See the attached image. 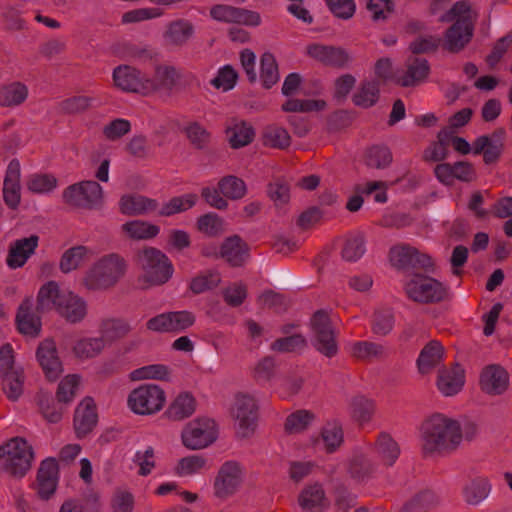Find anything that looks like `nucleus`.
<instances>
[{"label": "nucleus", "instance_id": "obj_1", "mask_svg": "<svg viewBox=\"0 0 512 512\" xmlns=\"http://www.w3.org/2000/svg\"><path fill=\"white\" fill-rule=\"evenodd\" d=\"M422 451L425 456L450 454L462 442L460 423L442 414H434L421 426Z\"/></svg>", "mask_w": 512, "mask_h": 512}, {"label": "nucleus", "instance_id": "obj_2", "mask_svg": "<svg viewBox=\"0 0 512 512\" xmlns=\"http://www.w3.org/2000/svg\"><path fill=\"white\" fill-rule=\"evenodd\" d=\"M477 14L468 0L456 2L442 17V21L453 22L446 31L444 47L451 52L462 50L471 40Z\"/></svg>", "mask_w": 512, "mask_h": 512}, {"label": "nucleus", "instance_id": "obj_3", "mask_svg": "<svg viewBox=\"0 0 512 512\" xmlns=\"http://www.w3.org/2000/svg\"><path fill=\"white\" fill-rule=\"evenodd\" d=\"M127 264L125 259L111 253L100 258L87 272L84 282L89 290H106L124 276Z\"/></svg>", "mask_w": 512, "mask_h": 512}, {"label": "nucleus", "instance_id": "obj_4", "mask_svg": "<svg viewBox=\"0 0 512 512\" xmlns=\"http://www.w3.org/2000/svg\"><path fill=\"white\" fill-rule=\"evenodd\" d=\"M3 470L13 477L23 478L32 467L34 452L25 438L14 437L1 445Z\"/></svg>", "mask_w": 512, "mask_h": 512}, {"label": "nucleus", "instance_id": "obj_5", "mask_svg": "<svg viewBox=\"0 0 512 512\" xmlns=\"http://www.w3.org/2000/svg\"><path fill=\"white\" fill-rule=\"evenodd\" d=\"M404 290L409 299L422 304L442 302L447 299L449 294V287L447 285L433 277L420 273H414L405 282Z\"/></svg>", "mask_w": 512, "mask_h": 512}, {"label": "nucleus", "instance_id": "obj_6", "mask_svg": "<svg viewBox=\"0 0 512 512\" xmlns=\"http://www.w3.org/2000/svg\"><path fill=\"white\" fill-rule=\"evenodd\" d=\"M137 259L144 271L145 280L152 285L167 283L174 273L170 259L157 248L147 247L139 251Z\"/></svg>", "mask_w": 512, "mask_h": 512}, {"label": "nucleus", "instance_id": "obj_7", "mask_svg": "<svg viewBox=\"0 0 512 512\" xmlns=\"http://www.w3.org/2000/svg\"><path fill=\"white\" fill-rule=\"evenodd\" d=\"M165 391L156 384H142L133 389L127 399L128 407L137 415H152L165 405Z\"/></svg>", "mask_w": 512, "mask_h": 512}, {"label": "nucleus", "instance_id": "obj_8", "mask_svg": "<svg viewBox=\"0 0 512 512\" xmlns=\"http://www.w3.org/2000/svg\"><path fill=\"white\" fill-rule=\"evenodd\" d=\"M246 191V184L242 179L229 175L218 182V187H203L201 195L207 204L222 210L228 206L226 198L231 200L241 199L245 196Z\"/></svg>", "mask_w": 512, "mask_h": 512}, {"label": "nucleus", "instance_id": "obj_9", "mask_svg": "<svg viewBox=\"0 0 512 512\" xmlns=\"http://www.w3.org/2000/svg\"><path fill=\"white\" fill-rule=\"evenodd\" d=\"M217 437L216 422L210 418L194 419L184 427L181 434L183 445L190 450L206 448L214 443Z\"/></svg>", "mask_w": 512, "mask_h": 512}, {"label": "nucleus", "instance_id": "obj_10", "mask_svg": "<svg viewBox=\"0 0 512 512\" xmlns=\"http://www.w3.org/2000/svg\"><path fill=\"white\" fill-rule=\"evenodd\" d=\"M195 322L196 317L191 311H168L150 318L146 322V328L156 333L176 335L185 332Z\"/></svg>", "mask_w": 512, "mask_h": 512}, {"label": "nucleus", "instance_id": "obj_11", "mask_svg": "<svg viewBox=\"0 0 512 512\" xmlns=\"http://www.w3.org/2000/svg\"><path fill=\"white\" fill-rule=\"evenodd\" d=\"M65 202L82 208H98L103 204V189L95 181H82L69 186L63 193Z\"/></svg>", "mask_w": 512, "mask_h": 512}, {"label": "nucleus", "instance_id": "obj_12", "mask_svg": "<svg viewBox=\"0 0 512 512\" xmlns=\"http://www.w3.org/2000/svg\"><path fill=\"white\" fill-rule=\"evenodd\" d=\"M311 328L315 335L314 347L328 358L338 353V344L329 315L324 310H317L311 318Z\"/></svg>", "mask_w": 512, "mask_h": 512}, {"label": "nucleus", "instance_id": "obj_13", "mask_svg": "<svg viewBox=\"0 0 512 512\" xmlns=\"http://www.w3.org/2000/svg\"><path fill=\"white\" fill-rule=\"evenodd\" d=\"M389 260L397 270L409 271L423 269L425 271L433 268V259L416 248L409 245H396L390 248Z\"/></svg>", "mask_w": 512, "mask_h": 512}, {"label": "nucleus", "instance_id": "obj_14", "mask_svg": "<svg viewBox=\"0 0 512 512\" xmlns=\"http://www.w3.org/2000/svg\"><path fill=\"white\" fill-rule=\"evenodd\" d=\"M112 79L114 86L127 93H136L143 96L151 95L152 86L148 84V77L140 70L130 65H119L113 69Z\"/></svg>", "mask_w": 512, "mask_h": 512}, {"label": "nucleus", "instance_id": "obj_15", "mask_svg": "<svg viewBox=\"0 0 512 512\" xmlns=\"http://www.w3.org/2000/svg\"><path fill=\"white\" fill-rule=\"evenodd\" d=\"M243 481V469L233 460L224 462L214 480V495L219 499H227L234 495Z\"/></svg>", "mask_w": 512, "mask_h": 512}, {"label": "nucleus", "instance_id": "obj_16", "mask_svg": "<svg viewBox=\"0 0 512 512\" xmlns=\"http://www.w3.org/2000/svg\"><path fill=\"white\" fill-rule=\"evenodd\" d=\"M233 415L238 422V433L247 437L255 430L258 419V405L256 400L246 394L236 396Z\"/></svg>", "mask_w": 512, "mask_h": 512}, {"label": "nucleus", "instance_id": "obj_17", "mask_svg": "<svg viewBox=\"0 0 512 512\" xmlns=\"http://www.w3.org/2000/svg\"><path fill=\"white\" fill-rule=\"evenodd\" d=\"M219 256L230 267H243L250 258V247L240 236L226 237L219 247Z\"/></svg>", "mask_w": 512, "mask_h": 512}, {"label": "nucleus", "instance_id": "obj_18", "mask_svg": "<svg viewBox=\"0 0 512 512\" xmlns=\"http://www.w3.org/2000/svg\"><path fill=\"white\" fill-rule=\"evenodd\" d=\"M210 14L213 19L226 23L252 27L261 23V16L258 12L228 5H216L211 9Z\"/></svg>", "mask_w": 512, "mask_h": 512}, {"label": "nucleus", "instance_id": "obj_19", "mask_svg": "<svg viewBox=\"0 0 512 512\" xmlns=\"http://www.w3.org/2000/svg\"><path fill=\"white\" fill-rule=\"evenodd\" d=\"M36 358L47 379L54 381L60 376L62 363L53 339L47 338L39 343Z\"/></svg>", "mask_w": 512, "mask_h": 512}, {"label": "nucleus", "instance_id": "obj_20", "mask_svg": "<svg viewBox=\"0 0 512 512\" xmlns=\"http://www.w3.org/2000/svg\"><path fill=\"white\" fill-rule=\"evenodd\" d=\"M480 388L489 395H501L509 386L508 372L498 364L484 367L480 374Z\"/></svg>", "mask_w": 512, "mask_h": 512}, {"label": "nucleus", "instance_id": "obj_21", "mask_svg": "<svg viewBox=\"0 0 512 512\" xmlns=\"http://www.w3.org/2000/svg\"><path fill=\"white\" fill-rule=\"evenodd\" d=\"M59 479V466L54 458L44 459L37 471V494L48 500L55 493Z\"/></svg>", "mask_w": 512, "mask_h": 512}, {"label": "nucleus", "instance_id": "obj_22", "mask_svg": "<svg viewBox=\"0 0 512 512\" xmlns=\"http://www.w3.org/2000/svg\"><path fill=\"white\" fill-rule=\"evenodd\" d=\"M98 422L96 404L91 397H85L74 413V429L76 437L82 439L92 432Z\"/></svg>", "mask_w": 512, "mask_h": 512}, {"label": "nucleus", "instance_id": "obj_23", "mask_svg": "<svg viewBox=\"0 0 512 512\" xmlns=\"http://www.w3.org/2000/svg\"><path fill=\"white\" fill-rule=\"evenodd\" d=\"M21 166L17 159L8 164L3 182V199L12 209L18 207L21 200Z\"/></svg>", "mask_w": 512, "mask_h": 512}, {"label": "nucleus", "instance_id": "obj_24", "mask_svg": "<svg viewBox=\"0 0 512 512\" xmlns=\"http://www.w3.org/2000/svg\"><path fill=\"white\" fill-rule=\"evenodd\" d=\"M15 321L17 330L25 336L37 337L41 332V318L33 313V301L30 298H25L19 305Z\"/></svg>", "mask_w": 512, "mask_h": 512}, {"label": "nucleus", "instance_id": "obj_25", "mask_svg": "<svg viewBox=\"0 0 512 512\" xmlns=\"http://www.w3.org/2000/svg\"><path fill=\"white\" fill-rule=\"evenodd\" d=\"M39 237L31 235L18 239L11 244L6 263L11 269H17L25 265L28 258L34 253L38 246Z\"/></svg>", "mask_w": 512, "mask_h": 512}, {"label": "nucleus", "instance_id": "obj_26", "mask_svg": "<svg viewBox=\"0 0 512 512\" xmlns=\"http://www.w3.org/2000/svg\"><path fill=\"white\" fill-rule=\"evenodd\" d=\"M307 54L319 62L336 67H342L350 60L346 50L322 44L309 45L307 47Z\"/></svg>", "mask_w": 512, "mask_h": 512}, {"label": "nucleus", "instance_id": "obj_27", "mask_svg": "<svg viewBox=\"0 0 512 512\" xmlns=\"http://www.w3.org/2000/svg\"><path fill=\"white\" fill-rule=\"evenodd\" d=\"M465 383V372L459 364L451 369H440L437 377V388L444 396L459 393Z\"/></svg>", "mask_w": 512, "mask_h": 512}, {"label": "nucleus", "instance_id": "obj_28", "mask_svg": "<svg viewBox=\"0 0 512 512\" xmlns=\"http://www.w3.org/2000/svg\"><path fill=\"white\" fill-rule=\"evenodd\" d=\"M119 210L122 214L134 216L154 213L157 210V201L143 195L126 194L119 201Z\"/></svg>", "mask_w": 512, "mask_h": 512}, {"label": "nucleus", "instance_id": "obj_29", "mask_svg": "<svg viewBox=\"0 0 512 512\" xmlns=\"http://www.w3.org/2000/svg\"><path fill=\"white\" fill-rule=\"evenodd\" d=\"M56 310L71 323L80 322L87 313L86 302L72 292L64 293Z\"/></svg>", "mask_w": 512, "mask_h": 512}, {"label": "nucleus", "instance_id": "obj_30", "mask_svg": "<svg viewBox=\"0 0 512 512\" xmlns=\"http://www.w3.org/2000/svg\"><path fill=\"white\" fill-rule=\"evenodd\" d=\"M180 72L173 66L159 65L153 77H148V84L152 86L151 95L161 91L170 92L180 80Z\"/></svg>", "mask_w": 512, "mask_h": 512}, {"label": "nucleus", "instance_id": "obj_31", "mask_svg": "<svg viewBox=\"0 0 512 512\" xmlns=\"http://www.w3.org/2000/svg\"><path fill=\"white\" fill-rule=\"evenodd\" d=\"M427 60L421 58L410 59L407 63V70L403 75H397L395 82L403 87H410L424 81L429 74Z\"/></svg>", "mask_w": 512, "mask_h": 512}, {"label": "nucleus", "instance_id": "obj_32", "mask_svg": "<svg viewBox=\"0 0 512 512\" xmlns=\"http://www.w3.org/2000/svg\"><path fill=\"white\" fill-rule=\"evenodd\" d=\"M503 150V141L500 137L493 135L480 136L472 144V153L474 155L483 154L486 164L494 163L498 160Z\"/></svg>", "mask_w": 512, "mask_h": 512}, {"label": "nucleus", "instance_id": "obj_33", "mask_svg": "<svg viewBox=\"0 0 512 512\" xmlns=\"http://www.w3.org/2000/svg\"><path fill=\"white\" fill-rule=\"evenodd\" d=\"M444 354L442 344L437 340L427 343L417 358V368L419 373L428 374L440 363Z\"/></svg>", "mask_w": 512, "mask_h": 512}, {"label": "nucleus", "instance_id": "obj_34", "mask_svg": "<svg viewBox=\"0 0 512 512\" xmlns=\"http://www.w3.org/2000/svg\"><path fill=\"white\" fill-rule=\"evenodd\" d=\"M194 34L192 23L185 19H178L170 22L163 34L167 44L173 46H183Z\"/></svg>", "mask_w": 512, "mask_h": 512}, {"label": "nucleus", "instance_id": "obj_35", "mask_svg": "<svg viewBox=\"0 0 512 512\" xmlns=\"http://www.w3.org/2000/svg\"><path fill=\"white\" fill-rule=\"evenodd\" d=\"M491 488V483L487 477L477 476L463 487V498L467 504L476 506L488 497Z\"/></svg>", "mask_w": 512, "mask_h": 512}, {"label": "nucleus", "instance_id": "obj_36", "mask_svg": "<svg viewBox=\"0 0 512 512\" xmlns=\"http://www.w3.org/2000/svg\"><path fill=\"white\" fill-rule=\"evenodd\" d=\"M375 452L380 461L387 467L393 466L400 456L398 443L386 432H381L375 442Z\"/></svg>", "mask_w": 512, "mask_h": 512}, {"label": "nucleus", "instance_id": "obj_37", "mask_svg": "<svg viewBox=\"0 0 512 512\" xmlns=\"http://www.w3.org/2000/svg\"><path fill=\"white\" fill-rule=\"evenodd\" d=\"M196 409V400L189 392L180 393L169 405L165 415L173 421L190 417Z\"/></svg>", "mask_w": 512, "mask_h": 512}, {"label": "nucleus", "instance_id": "obj_38", "mask_svg": "<svg viewBox=\"0 0 512 512\" xmlns=\"http://www.w3.org/2000/svg\"><path fill=\"white\" fill-rule=\"evenodd\" d=\"M65 291L60 290V287L55 281H48L42 285L37 294L36 310L44 312L51 309H57Z\"/></svg>", "mask_w": 512, "mask_h": 512}, {"label": "nucleus", "instance_id": "obj_39", "mask_svg": "<svg viewBox=\"0 0 512 512\" xmlns=\"http://www.w3.org/2000/svg\"><path fill=\"white\" fill-rule=\"evenodd\" d=\"M384 353L385 347L382 344L368 340L355 341L350 347L351 356L362 362L369 363L380 359L383 357Z\"/></svg>", "mask_w": 512, "mask_h": 512}, {"label": "nucleus", "instance_id": "obj_40", "mask_svg": "<svg viewBox=\"0 0 512 512\" xmlns=\"http://www.w3.org/2000/svg\"><path fill=\"white\" fill-rule=\"evenodd\" d=\"M324 502L325 492L320 484L305 487L299 495V505L307 512H321Z\"/></svg>", "mask_w": 512, "mask_h": 512}, {"label": "nucleus", "instance_id": "obj_41", "mask_svg": "<svg viewBox=\"0 0 512 512\" xmlns=\"http://www.w3.org/2000/svg\"><path fill=\"white\" fill-rule=\"evenodd\" d=\"M197 201V195L188 193L181 196L174 197L162 206L157 204L156 214L161 216H172L192 208Z\"/></svg>", "mask_w": 512, "mask_h": 512}, {"label": "nucleus", "instance_id": "obj_42", "mask_svg": "<svg viewBox=\"0 0 512 512\" xmlns=\"http://www.w3.org/2000/svg\"><path fill=\"white\" fill-rule=\"evenodd\" d=\"M255 136L254 128L245 121L234 123L227 129V137L231 147L240 148L252 142Z\"/></svg>", "mask_w": 512, "mask_h": 512}, {"label": "nucleus", "instance_id": "obj_43", "mask_svg": "<svg viewBox=\"0 0 512 512\" xmlns=\"http://www.w3.org/2000/svg\"><path fill=\"white\" fill-rule=\"evenodd\" d=\"M28 97V88L21 82H11L0 88V104L2 106H17Z\"/></svg>", "mask_w": 512, "mask_h": 512}, {"label": "nucleus", "instance_id": "obj_44", "mask_svg": "<svg viewBox=\"0 0 512 512\" xmlns=\"http://www.w3.org/2000/svg\"><path fill=\"white\" fill-rule=\"evenodd\" d=\"M438 503L437 496L431 490H423L407 501L400 512H429Z\"/></svg>", "mask_w": 512, "mask_h": 512}, {"label": "nucleus", "instance_id": "obj_45", "mask_svg": "<svg viewBox=\"0 0 512 512\" xmlns=\"http://www.w3.org/2000/svg\"><path fill=\"white\" fill-rule=\"evenodd\" d=\"M315 420V414L309 410L300 409L287 416L284 429L287 434L304 432Z\"/></svg>", "mask_w": 512, "mask_h": 512}, {"label": "nucleus", "instance_id": "obj_46", "mask_svg": "<svg viewBox=\"0 0 512 512\" xmlns=\"http://www.w3.org/2000/svg\"><path fill=\"white\" fill-rule=\"evenodd\" d=\"M321 437L327 453H334L343 443L342 425L336 421H328L321 430Z\"/></svg>", "mask_w": 512, "mask_h": 512}, {"label": "nucleus", "instance_id": "obj_47", "mask_svg": "<svg viewBox=\"0 0 512 512\" xmlns=\"http://www.w3.org/2000/svg\"><path fill=\"white\" fill-rule=\"evenodd\" d=\"M280 79L278 65L273 54L266 52L260 60V80L265 88H271Z\"/></svg>", "mask_w": 512, "mask_h": 512}, {"label": "nucleus", "instance_id": "obj_48", "mask_svg": "<svg viewBox=\"0 0 512 512\" xmlns=\"http://www.w3.org/2000/svg\"><path fill=\"white\" fill-rule=\"evenodd\" d=\"M365 239L360 233L349 234L342 249V258L348 262H356L365 253Z\"/></svg>", "mask_w": 512, "mask_h": 512}, {"label": "nucleus", "instance_id": "obj_49", "mask_svg": "<svg viewBox=\"0 0 512 512\" xmlns=\"http://www.w3.org/2000/svg\"><path fill=\"white\" fill-rule=\"evenodd\" d=\"M379 97V83L377 81L364 82L353 95L355 105L368 108L373 106Z\"/></svg>", "mask_w": 512, "mask_h": 512}, {"label": "nucleus", "instance_id": "obj_50", "mask_svg": "<svg viewBox=\"0 0 512 512\" xmlns=\"http://www.w3.org/2000/svg\"><path fill=\"white\" fill-rule=\"evenodd\" d=\"M87 252V247L82 245L71 247L70 249L66 250L60 259V270L63 273H69L73 270H76L80 266Z\"/></svg>", "mask_w": 512, "mask_h": 512}, {"label": "nucleus", "instance_id": "obj_51", "mask_svg": "<svg viewBox=\"0 0 512 512\" xmlns=\"http://www.w3.org/2000/svg\"><path fill=\"white\" fill-rule=\"evenodd\" d=\"M221 282L220 274L216 271H207L191 279L189 288L193 294H202L216 288Z\"/></svg>", "mask_w": 512, "mask_h": 512}, {"label": "nucleus", "instance_id": "obj_52", "mask_svg": "<svg viewBox=\"0 0 512 512\" xmlns=\"http://www.w3.org/2000/svg\"><path fill=\"white\" fill-rule=\"evenodd\" d=\"M30 192L36 194H46L53 191L57 186V179L51 174H32L26 182Z\"/></svg>", "mask_w": 512, "mask_h": 512}, {"label": "nucleus", "instance_id": "obj_53", "mask_svg": "<svg viewBox=\"0 0 512 512\" xmlns=\"http://www.w3.org/2000/svg\"><path fill=\"white\" fill-rule=\"evenodd\" d=\"M104 348L102 337L83 338L76 342L73 351L79 358H93Z\"/></svg>", "mask_w": 512, "mask_h": 512}, {"label": "nucleus", "instance_id": "obj_54", "mask_svg": "<svg viewBox=\"0 0 512 512\" xmlns=\"http://www.w3.org/2000/svg\"><path fill=\"white\" fill-rule=\"evenodd\" d=\"M132 378L137 380L154 379L167 381L170 377V369L164 364H150L132 372Z\"/></svg>", "mask_w": 512, "mask_h": 512}, {"label": "nucleus", "instance_id": "obj_55", "mask_svg": "<svg viewBox=\"0 0 512 512\" xmlns=\"http://www.w3.org/2000/svg\"><path fill=\"white\" fill-rule=\"evenodd\" d=\"M80 384V377L76 374L65 376L58 384L56 399L60 403L72 402Z\"/></svg>", "mask_w": 512, "mask_h": 512}, {"label": "nucleus", "instance_id": "obj_56", "mask_svg": "<svg viewBox=\"0 0 512 512\" xmlns=\"http://www.w3.org/2000/svg\"><path fill=\"white\" fill-rule=\"evenodd\" d=\"M7 398L16 401L23 392L24 376L22 371H13L2 375Z\"/></svg>", "mask_w": 512, "mask_h": 512}, {"label": "nucleus", "instance_id": "obj_57", "mask_svg": "<svg viewBox=\"0 0 512 512\" xmlns=\"http://www.w3.org/2000/svg\"><path fill=\"white\" fill-rule=\"evenodd\" d=\"M130 331L129 324L119 318L104 319L100 324V332L108 339L114 340L125 336Z\"/></svg>", "mask_w": 512, "mask_h": 512}, {"label": "nucleus", "instance_id": "obj_58", "mask_svg": "<svg viewBox=\"0 0 512 512\" xmlns=\"http://www.w3.org/2000/svg\"><path fill=\"white\" fill-rule=\"evenodd\" d=\"M237 80L238 74L236 70L231 65H224L211 80V84L216 89L227 92L235 87Z\"/></svg>", "mask_w": 512, "mask_h": 512}, {"label": "nucleus", "instance_id": "obj_59", "mask_svg": "<svg viewBox=\"0 0 512 512\" xmlns=\"http://www.w3.org/2000/svg\"><path fill=\"white\" fill-rule=\"evenodd\" d=\"M264 144L273 148H286L290 145V135L286 129L269 126L264 132Z\"/></svg>", "mask_w": 512, "mask_h": 512}, {"label": "nucleus", "instance_id": "obj_60", "mask_svg": "<svg viewBox=\"0 0 512 512\" xmlns=\"http://www.w3.org/2000/svg\"><path fill=\"white\" fill-rule=\"evenodd\" d=\"M206 465V459L200 455H190L181 458L176 467L175 473L179 476H188L198 473Z\"/></svg>", "mask_w": 512, "mask_h": 512}, {"label": "nucleus", "instance_id": "obj_61", "mask_svg": "<svg viewBox=\"0 0 512 512\" xmlns=\"http://www.w3.org/2000/svg\"><path fill=\"white\" fill-rule=\"evenodd\" d=\"M306 344V339L301 334H294L276 339L271 344V349L281 353H288L301 350Z\"/></svg>", "mask_w": 512, "mask_h": 512}, {"label": "nucleus", "instance_id": "obj_62", "mask_svg": "<svg viewBox=\"0 0 512 512\" xmlns=\"http://www.w3.org/2000/svg\"><path fill=\"white\" fill-rule=\"evenodd\" d=\"M392 161V155L387 147L373 146L367 151L366 163L369 167L382 169Z\"/></svg>", "mask_w": 512, "mask_h": 512}, {"label": "nucleus", "instance_id": "obj_63", "mask_svg": "<svg viewBox=\"0 0 512 512\" xmlns=\"http://www.w3.org/2000/svg\"><path fill=\"white\" fill-rule=\"evenodd\" d=\"M394 315L390 311H378L374 314L372 332L379 336L388 335L394 327Z\"/></svg>", "mask_w": 512, "mask_h": 512}, {"label": "nucleus", "instance_id": "obj_64", "mask_svg": "<svg viewBox=\"0 0 512 512\" xmlns=\"http://www.w3.org/2000/svg\"><path fill=\"white\" fill-rule=\"evenodd\" d=\"M351 410L353 417L357 421L367 422L374 411V403L363 396H358L352 400Z\"/></svg>", "mask_w": 512, "mask_h": 512}]
</instances>
